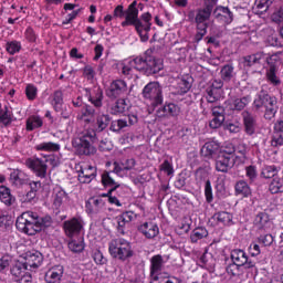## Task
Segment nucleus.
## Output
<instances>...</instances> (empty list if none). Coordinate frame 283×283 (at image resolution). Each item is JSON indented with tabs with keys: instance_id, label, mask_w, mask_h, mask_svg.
<instances>
[{
	"instance_id": "nucleus-1",
	"label": "nucleus",
	"mask_w": 283,
	"mask_h": 283,
	"mask_svg": "<svg viewBox=\"0 0 283 283\" xmlns=\"http://www.w3.org/2000/svg\"><path fill=\"white\" fill-rule=\"evenodd\" d=\"M138 2L133 1L126 11V20H124L120 25L122 28H128V25H133L135 28L137 34L140 38L143 43H147L149 41V32H151V14L149 12H144L138 18Z\"/></svg>"
},
{
	"instance_id": "nucleus-2",
	"label": "nucleus",
	"mask_w": 283,
	"mask_h": 283,
	"mask_svg": "<svg viewBox=\"0 0 283 283\" xmlns=\"http://www.w3.org/2000/svg\"><path fill=\"white\" fill-rule=\"evenodd\" d=\"M15 227L21 233L36 235V233L43 231L45 219L41 218L36 212L25 211L17 218Z\"/></svg>"
},
{
	"instance_id": "nucleus-3",
	"label": "nucleus",
	"mask_w": 283,
	"mask_h": 283,
	"mask_svg": "<svg viewBox=\"0 0 283 283\" xmlns=\"http://www.w3.org/2000/svg\"><path fill=\"white\" fill-rule=\"evenodd\" d=\"M96 140V130L86 129L72 140V145L77 156H94L96 154V146H94Z\"/></svg>"
},
{
	"instance_id": "nucleus-4",
	"label": "nucleus",
	"mask_w": 283,
	"mask_h": 283,
	"mask_svg": "<svg viewBox=\"0 0 283 283\" xmlns=\"http://www.w3.org/2000/svg\"><path fill=\"white\" fill-rule=\"evenodd\" d=\"M253 105L255 109H262V107L265 109V120H273V118H275V114H277V109H280V107L277 106V97L268 94L266 91H261L256 95Z\"/></svg>"
},
{
	"instance_id": "nucleus-5",
	"label": "nucleus",
	"mask_w": 283,
	"mask_h": 283,
	"mask_svg": "<svg viewBox=\"0 0 283 283\" xmlns=\"http://www.w3.org/2000/svg\"><path fill=\"white\" fill-rule=\"evenodd\" d=\"M108 253L114 260L126 262L129 258H134L132 243L123 238L113 239L108 244Z\"/></svg>"
},
{
	"instance_id": "nucleus-6",
	"label": "nucleus",
	"mask_w": 283,
	"mask_h": 283,
	"mask_svg": "<svg viewBox=\"0 0 283 283\" xmlns=\"http://www.w3.org/2000/svg\"><path fill=\"white\" fill-rule=\"evenodd\" d=\"M143 98L156 109L159 105H163L165 97L163 95V86L158 82H149L142 91Z\"/></svg>"
},
{
	"instance_id": "nucleus-7",
	"label": "nucleus",
	"mask_w": 283,
	"mask_h": 283,
	"mask_svg": "<svg viewBox=\"0 0 283 283\" xmlns=\"http://www.w3.org/2000/svg\"><path fill=\"white\" fill-rule=\"evenodd\" d=\"M53 156H48L45 159L41 158H28L25 160V167L36 176V178H48V163H54Z\"/></svg>"
},
{
	"instance_id": "nucleus-8",
	"label": "nucleus",
	"mask_w": 283,
	"mask_h": 283,
	"mask_svg": "<svg viewBox=\"0 0 283 283\" xmlns=\"http://www.w3.org/2000/svg\"><path fill=\"white\" fill-rule=\"evenodd\" d=\"M231 262L244 268V271H251L256 275L258 266H255V261L249 259L247 252L242 249H234L230 252Z\"/></svg>"
},
{
	"instance_id": "nucleus-9",
	"label": "nucleus",
	"mask_w": 283,
	"mask_h": 283,
	"mask_svg": "<svg viewBox=\"0 0 283 283\" xmlns=\"http://www.w3.org/2000/svg\"><path fill=\"white\" fill-rule=\"evenodd\" d=\"M147 67V51L144 53V56H137L125 64L122 69V74L126 76V78H134V70L137 72H146Z\"/></svg>"
},
{
	"instance_id": "nucleus-10",
	"label": "nucleus",
	"mask_w": 283,
	"mask_h": 283,
	"mask_svg": "<svg viewBox=\"0 0 283 283\" xmlns=\"http://www.w3.org/2000/svg\"><path fill=\"white\" fill-rule=\"evenodd\" d=\"M252 224L256 233H271L274 227L271 216L265 211L258 212L253 218Z\"/></svg>"
},
{
	"instance_id": "nucleus-11",
	"label": "nucleus",
	"mask_w": 283,
	"mask_h": 283,
	"mask_svg": "<svg viewBox=\"0 0 283 283\" xmlns=\"http://www.w3.org/2000/svg\"><path fill=\"white\" fill-rule=\"evenodd\" d=\"M128 87L127 82L125 80H113L109 85L105 88V96L109 98V101H116L125 95H127Z\"/></svg>"
},
{
	"instance_id": "nucleus-12",
	"label": "nucleus",
	"mask_w": 283,
	"mask_h": 283,
	"mask_svg": "<svg viewBox=\"0 0 283 283\" xmlns=\"http://www.w3.org/2000/svg\"><path fill=\"white\" fill-rule=\"evenodd\" d=\"M165 69V64L163 59L156 57L154 55V50H146V71L145 74L147 76H154V74H158L161 70Z\"/></svg>"
},
{
	"instance_id": "nucleus-13",
	"label": "nucleus",
	"mask_w": 283,
	"mask_h": 283,
	"mask_svg": "<svg viewBox=\"0 0 283 283\" xmlns=\"http://www.w3.org/2000/svg\"><path fill=\"white\" fill-rule=\"evenodd\" d=\"M235 165L233 153L222 150L219 153L216 159V170L221 174H227Z\"/></svg>"
},
{
	"instance_id": "nucleus-14",
	"label": "nucleus",
	"mask_w": 283,
	"mask_h": 283,
	"mask_svg": "<svg viewBox=\"0 0 283 283\" xmlns=\"http://www.w3.org/2000/svg\"><path fill=\"white\" fill-rule=\"evenodd\" d=\"M11 275L14 282L18 283H32V274L28 272V268L23 262H15L11 268Z\"/></svg>"
},
{
	"instance_id": "nucleus-15",
	"label": "nucleus",
	"mask_w": 283,
	"mask_h": 283,
	"mask_svg": "<svg viewBox=\"0 0 283 283\" xmlns=\"http://www.w3.org/2000/svg\"><path fill=\"white\" fill-rule=\"evenodd\" d=\"M77 180L81 185H90L97 176L96 167L87 164L76 166Z\"/></svg>"
},
{
	"instance_id": "nucleus-16",
	"label": "nucleus",
	"mask_w": 283,
	"mask_h": 283,
	"mask_svg": "<svg viewBox=\"0 0 283 283\" xmlns=\"http://www.w3.org/2000/svg\"><path fill=\"white\" fill-rule=\"evenodd\" d=\"M84 222L81 217H73L63 222V229L65 235L67 238H74V235H78L81 231H83Z\"/></svg>"
},
{
	"instance_id": "nucleus-17",
	"label": "nucleus",
	"mask_w": 283,
	"mask_h": 283,
	"mask_svg": "<svg viewBox=\"0 0 283 283\" xmlns=\"http://www.w3.org/2000/svg\"><path fill=\"white\" fill-rule=\"evenodd\" d=\"M65 268L63 265H54L45 273L44 281L46 283H67L70 280L63 279Z\"/></svg>"
},
{
	"instance_id": "nucleus-18",
	"label": "nucleus",
	"mask_w": 283,
	"mask_h": 283,
	"mask_svg": "<svg viewBox=\"0 0 283 283\" xmlns=\"http://www.w3.org/2000/svg\"><path fill=\"white\" fill-rule=\"evenodd\" d=\"M137 231L146 238V240H154V238H158L160 234V228L154 221H146L138 226Z\"/></svg>"
},
{
	"instance_id": "nucleus-19",
	"label": "nucleus",
	"mask_w": 283,
	"mask_h": 283,
	"mask_svg": "<svg viewBox=\"0 0 283 283\" xmlns=\"http://www.w3.org/2000/svg\"><path fill=\"white\" fill-rule=\"evenodd\" d=\"M85 96L88 103L93 104L94 107H96L97 109H101V107H103V98H104L103 88L101 87L86 88Z\"/></svg>"
},
{
	"instance_id": "nucleus-20",
	"label": "nucleus",
	"mask_w": 283,
	"mask_h": 283,
	"mask_svg": "<svg viewBox=\"0 0 283 283\" xmlns=\"http://www.w3.org/2000/svg\"><path fill=\"white\" fill-rule=\"evenodd\" d=\"M24 264L28 269H39L43 264V254L36 250L25 253Z\"/></svg>"
},
{
	"instance_id": "nucleus-21",
	"label": "nucleus",
	"mask_w": 283,
	"mask_h": 283,
	"mask_svg": "<svg viewBox=\"0 0 283 283\" xmlns=\"http://www.w3.org/2000/svg\"><path fill=\"white\" fill-rule=\"evenodd\" d=\"M243 127L247 136H253L258 129V119L255 116L247 111L242 113Z\"/></svg>"
},
{
	"instance_id": "nucleus-22",
	"label": "nucleus",
	"mask_w": 283,
	"mask_h": 283,
	"mask_svg": "<svg viewBox=\"0 0 283 283\" xmlns=\"http://www.w3.org/2000/svg\"><path fill=\"white\" fill-rule=\"evenodd\" d=\"M129 107L130 105L127 102V98L118 97L115 103L111 105L109 109L113 116H120V114H127V112H129Z\"/></svg>"
},
{
	"instance_id": "nucleus-23",
	"label": "nucleus",
	"mask_w": 283,
	"mask_h": 283,
	"mask_svg": "<svg viewBox=\"0 0 283 283\" xmlns=\"http://www.w3.org/2000/svg\"><path fill=\"white\" fill-rule=\"evenodd\" d=\"M136 218L134 211H125L117 217V230L119 233L125 235V228L129 227L132 220Z\"/></svg>"
},
{
	"instance_id": "nucleus-24",
	"label": "nucleus",
	"mask_w": 283,
	"mask_h": 283,
	"mask_svg": "<svg viewBox=\"0 0 283 283\" xmlns=\"http://www.w3.org/2000/svg\"><path fill=\"white\" fill-rule=\"evenodd\" d=\"M105 207V201L101 197H93L85 203L86 213H99L101 210Z\"/></svg>"
},
{
	"instance_id": "nucleus-25",
	"label": "nucleus",
	"mask_w": 283,
	"mask_h": 283,
	"mask_svg": "<svg viewBox=\"0 0 283 283\" xmlns=\"http://www.w3.org/2000/svg\"><path fill=\"white\" fill-rule=\"evenodd\" d=\"M101 182L104 189H114L115 191H118L120 189V184L117 182L114 177H112V171L109 170H104L101 175Z\"/></svg>"
},
{
	"instance_id": "nucleus-26",
	"label": "nucleus",
	"mask_w": 283,
	"mask_h": 283,
	"mask_svg": "<svg viewBox=\"0 0 283 283\" xmlns=\"http://www.w3.org/2000/svg\"><path fill=\"white\" fill-rule=\"evenodd\" d=\"M50 104L53 107L54 112H61L63 109V91L61 88L55 90L49 97Z\"/></svg>"
},
{
	"instance_id": "nucleus-27",
	"label": "nucleus",
	"mask_w": 283,
	"mask_h": 283,
	"mask_svg": "<svg viewBox=\"0 0 283 283\" xmlns=\"http://www.w3.org/2000/svg\"><path fill=\"white\" fill-rule=\"evenodd\" d=\"M96 116V109L92 107L91 105H84L82 106L80 114L77 115L78 120H83L84 123H92L94 120V117Z\"/></svg>"
},
{
	"instance_id": "nucleus-28",
	"label": "nucleus",
	"mask_w": 283,
	"mask_h": 283,
	"mask_svg": "<svg viewBox=\"0 0 283 283\" xmlns=\"http://www.w3.org/2000/svg\"><path fill=\"white\" fill-rule=\"evenodd\" d=\"M157 114L159 116H178V114H180V106L175 103H166L157 111Z\"/></svg>"
},
{
	"instance_id": "nucleus-29",
	"label": "nucleus",
	"mask_w": 283,
	"mask_h": 283,
	"mask_svg": "<svg viewBox=\"0 0 283 283\" xmlns=\"http://www.w3.org/2000/svg\"><path fill=\"white\" fill-rule=\"evenodd\" d=\"M211 12H213L212 6L197 9L196 23H207L211 19Z\"/></svg>"
},
{
	"instance_id": "nucleus-30",
	"label": "nucleus",
	"mask_w": 283,
	"mask_h": 283,
	"mask_svg": "<svg viewBox=\"0 0 283 283\" xmlns=\"http://www.w3.org/2000/svg\"><path fill=\"white\" fill-rule=\"evenodd\" d=\"M219 149L220 144L216 142H207L201 148V156L205 158H213Z\"/></svg>"
},
{
	"instance_id": "nucleus-31",
	"label": "nucleus",
	"mask_w": 283,
	"mask_h": 283,
	"mask_svg": "<svg viewBox=\"0 0 283 283\" xmlns=\"http://www.w3.org/2000/svg\"><path fill=\"white\" fill-rule=\"evenodd\" d=\"M0 200L7 207H12V205H14V202H17V198L14 196H12L10 188H8L6 186H0Z\"/></svg>"
},
{
	"instance_id": "nucleus-32",
	"label": "nucleus",
	"mask_w": 283,
	"mask_h": 283,
	"mask_svg": "<svg viewBox=\"0 0 283 283\" xmlns=\"http://www.w3.org/2000/svg\"><path fill=\"white\" fill-rule=\"evenodd\" d=\"M217 19L218 21H221V23H232L233 22V12H231V9L228 7H219L217 9Z\"/></svg>"
},
{
	"instance_id": "nucleus-33",
	"label": "nucleus",
	"mask_w": 283,
	"mask_h": 283,
	"mask_svg": "<svg viewBox=\"0 0 283 283\" xmlns=\"http://www.w3.org/2000/svg\"><path fill=\"white\" fill-rule=\"evenodd\" d=\"M67 200V192L63 189H56L53 193V208L60 211L63 203Z\"/></svg>"
},
{
	"instance_id": "nucleus-34",
	"label": "nucleus",
	"mask_w": 283,
	"mask_h": 283,
	"mask_svg": "<svg viewBox=\"0 0 283 283\" xmlns=\"http://www.w3.org/2000/svg\"><path fill=\"white\" fill-rule=\"evenodd\" d=\"M163 255L156 254L150 259V276L158 275L163 271Z\"/></svg>"
},
{
	"instance_id": "nucleus-35",
	"label": "nucleus",
	"mask_w": 283,
	"mask_h": 283,
	"mask_svg": "<svg viewBox=\"0 0 283 283\" xmlns=\"http://www.w3.org/2000/svg\"><path fill=\"white\" fill-rule=\"evenodd\" d=\"M235 196H241L242 198H249L251 196V187L244 180H240L234 186Z\"/></svg>"
},
{
	"instance_id": "nucleus-36",
	"label": "nucleus",
	"mask_w": 283,
	"mask_h": 283,
	"mask_svg": "<svg viewBox=\"0 0 283 283\" xmlns=\"http://www.w3.org/2000/svg\"><path fill=\"white\" fill-rule=\"evenodd\" d=\"M35 151H61V145L53 142H42L35 145Z\"/></svg>"
},
{
	"instance_id": "nucleus-37",
	"label": "nucleus",
	"mask_w": 283,
	"mask_h": 283,
	"mask_svg": "<svg viewBox=\"0 0 283 283\" xmlns=\"http://www.w3.org/2000/svg\"><path fill=\"white\" fill-rule=\"evenodd\" d=\"M11 185L15 187H21V185H25V172L20 169H15L10 174L9 178Z\"/></svg>"
},
{
	"instance_id": "nucleus-38",
	"label": "nucleus",
	"mask_w": 283,
	"mask_h": 283,
	"mask_svg": "<svg viewBox=\"0 0 283 283\" xmlns=\"http://www.w3.org/2000/svg\"><path fill=\"white\" fill-rule=\"evenodd\" d=\"M220 74L221 81L231 83V80L235 76V67H233L232 64H226L221 67Z\"/></svg>"
},
{
	"instance_id": "nucleus-39",
	"label": "nucleus",
	"mask_w": 283,
	"mask_h": 283,
	"mask_svg": "<svg viewBox=\"0 0 283 283\" xmlns=\"http://www.w3.org/2000/svg\"><path fill=\"white\" fill-rule=\"evenodd\" d=\"M209 235V231L205 227L195 228L190 234V242L196 244L199 240H202Z\"/></svg>"
},
{
	"instance_id": "nucleus-40",
	"label": "nucleus",
	"mask_w": 283,
	"mask_h": 283,
	"mask_svg": "<svg viewBox=\"0 0 283 283\" xmlns=\"http://www.w3.org/2000/svg\"><path fill=\"white\" fill-rule=\"evenodd\" d=\"M12 118L13 113L10 111V107L6 105L3 111L0 113V125H2V127H10V125H12Z\"/></svg>"
},
{
	"instance_id": "nucleus-41",
	"label": "nucleus",
	"mask_w": 283,
	"mask_h": 283,
	"mask_svg": "<svg viewBox=\"0 0 283 283\" xmlns=\"http://www.w3.org/2000/svg\"><path fill=\"white\" fill-rule=\"evenodd\" d=\"M251 103V96L237 97L232 101L231 107L235 112H242Z\"/></svg>"
},
{
	"instance_id": "nucleus-42",
	"label": "nucleus",
	"mask_w": 283,
	"mask_h": 283,
	"mask_svg": "<svg viewBox=\"0 0 283 283\" xmlns=\"http://www.w3.org/2000/svg\"><path fill=\"white\" fill-rule=\"evenodd\" d=\"M43 127V119L39 115L30 116L27 119V132H34V129H39Z\"/></svg>"
},
{
	"instance_id": "nucleus-43",
	"label": "nucleus",
	"mask_w": 283,
	"mask_h": 283,
	"mask_svg": "<svg viewBox=\"0 0 283 283\" xmlns=\"http://www.w3.org/2000/svg\"><path fill=\"white\" fill-rule=\"evenodd\" d=\"M264 52H258L252 55L244 56V65L245 67H252V65H258L262 63V59L264 57Z\"/></svg>"
},
{
	"instance_id": "nucleus-44",
	"label": "nucleus",
	"mask_w": 283,
	"mask_h": 283,
	"mask_svg": "<svg viewBox=\"0 0 283 283\" xmlns=\"http://www.w3.org/2000/svg\"><path fill=\"white\" fill-rule=\"evenodd\" d=\"M4 49L8 54H10L11 56H14V54H19V52H21L22 50L21 41H18V40L8 41L6 43Z\"/></svg>"
},
{
	"instance_id": "nucleus-45",
	"label": "nucleus",
	"mask_w": 283,
	"mask_h": 283,
	"mask_svg": "<svg viewBox=\"0 0 283 283\" xmlns=\"http://www.w3.org/2000/svg\"><path fill=\"white\" fill-rule=\"evenodd\" d=\"M226 271L231 277H240V275L244 273V268L243 265H238V263L232 262L226 268Z\"/></svg>"
},
{
	"instance_id": "nucleus-46",
	"label": "nucleus",
	"mask_w": 283,
	"mask_h": 283,
	"mask_svg": "<svg viewBox=\"0 0 283 283\" xmlns=\"http://www.w3.org/2000/svg\"><path fill=\"white\" fill-rule=\"evenodd\" d=\"M256 242L258 244H261V247H271L275 239L271 234V232H263V233H258Z\"/></svg>"
},
{
	"instance_id": "nucleus-47",
	"label": "nucleus",
	"mask_w": 283,
	"mask_h": 283,
	"mask_svg": "<svg viewBox=\"0 0 283 283\" xmlns=\"http://www.w3.org/2000/svg\"><path fill=\"white\" fill-rule=\"evenodd\" d=\"M69 249L73 253H83L85 250V241L83 239H73L69 242Z\"/></svg>"
},
{
	"instance_id": "nucleus-48",
	"label": "nucleus",
	"mask_w": 283,
	"mask_h": 283,
	"mask_svg": "<svg viewBox=\"0 0 283 283\" xmlns=\"http://www.w3.org/2000/svg\"><path fill=\"white\" fill-rule=\"evenodd\" d=\"M209 28V23H196V34H195V41L196 43H200L202 39L207 35V30Z\"/></svg>"
},
{
	"instance_id": "nucleus-49",
	"label": "nucleus",
	"mask_w": 283,
	"mask_h": 283,
	"mask_svg": "<svg viewBox=\"0 0 283 283\" xmlns=\"http://www.w3.org/2000/svg\"><path fill=\"white\" fill-rule=\"evenodd\" d=\"M280 174V168L275 165L264 166L261 171V176L265 179L275 178Z\"/></svg>"
},
{
	"instance_id": "nucleus-50",
	"label": "nucleus",
	"mask_w": 283,
	"mask_h": 283,
	"mask_svg": "<svg viewBox=\"0 0 283 283\" xmlns=\"http://www.w3.org/2000/svg\"><path fill=\"white\" fill-rule=\"evenodd\" d=\"M266 78L272 85H275V86H277V85H280V83H282L277 78V65H272L269 67V70L266 71Z\"/></svg>"
},
{
	"instance_id": "nucleus-51",
	"label": "nucleus",
	"mask_w": 283,
	"mask_h": 283,
	"mask_svg": "<svg viewBox=\"0 0 283 283\" xmlns=\"http://www.w3.org/2000/svg\"><path fill=\"white\" fill-rule=\"evenodd\" d=\"M273 1L275 0H255V9L259 14H264L273 6Z\"/></svg>"
},
{
	"instance_id": "nucleus-52",
	"label": "nucleus",
	"mask_w": 283,
	"mask_h": 283,
	"mask_svg": "<svg viewBox=\"0 0 283 283\" xmlns=\"http://www.w3.org/2000/svg\"><path fill=\"white\" fill-rule=\"evenodd\" d=\"M271 193H283V181L279 177H274L269 185Z\"/></svg>"
},
{
	"instance_id": "nucleus-53",
	"label": "nucleus",
	"mask_w": 283,
	"mask_h": 283,
	"mask_svg": "<svg viewBox=\"0 0 283 283\" xmlns=\"http://www.w3.org/2000/svg\"><path fill=\"white\" fill-rule=\"evenodd\" d=\"M24 94L28 101H36V96H39V88L36 85L29 83L25 86Z\"/></svg>"
},
{
	"instance_id": "nucleus-54",
	"label": "nucleus",
	"mask_w": 283,
	"mask_h": 283,
	"mask_svg": "<svg viewBox=\"0 0 283 283\" xmlns=\"http://www.w3.org/2000/svg\"><path fill=\"white\" fill-rule=\"evenodd\" d=\"M217 221L220 222L221 224L230 226L233 224V214L227 212V211H221L216 214Z\"/></svg>"
},
{
	"instance_id": "nucleus-55",
	"label": "nucleus",
	"mask_w": 283,
	"mask_h": 283,
	"mask_svg": "<svg viewBox=\"0 0 283 283\" xmlns=\"http://www.w3.org/2000/svg\"><path fill=\"white\" fill-rule=\"evenodd\" d=\"M97 128L96 132H104V129H107L109 123H112V117L109 115H101L97 117Z\"/></svg>"
},
{
	"instance_id": "nucleus-56",
	"label": "nucleus",
	"mask_w": 283,
	"mask_h": 283,
	"mask_svg": "<svg viewBox=\"0 0 283 283\" xmlns=\"http://www.w3.org/2000/svg\"><path fill=\"white\" fill-rule=\"evenodd\" d=\"M24 39L27 43H36V41H39V34L34 31V28L27 27L24 30Z\"/></svg>"
},
{
	"instance_id": "nucleus-57",
	"label": "nucleus",
	"mask_w": 283,
	"mask_h": 283,
	"mask_svg": "<svg viewBox=\"0 0 283 283\" xmlns=\"http://www.w3.org/2000/svg\"><path fill=\"white\" fill-rule=\"evenodd\" d=\"M206 98L209 103H217V101L220 99V91L218 88H212L211 86H208L206 90Z\"/></svg>"
},
{
	"instance_id": "nucleus-58",
	"label": "nucleus",
	"mask_w": 283,
	"mask_h": 283,
	"mask_svg": "<svg viewBox=\"0 0 283 283\" xmlns=\"http://www.w3.org/2000/svg\"><path fill=\"white\" fill-rule=\"evenodd\" d=\"M127 127V119H116L111 123V132L118 133Z\"/></svg>"
},
{
	"instance_id": "nucleus-59",
	"label": "nucleus",
	"mask_w": 283,
	"mask_h": 283,
	"mask_svg": "<svg viewBox=\"0 0 283 283\" xmlns=\"http://www.w3.org/2000/svg\"><path fill=\"white\" fill-rule=\"evenodd\" d=\"M92 259L94 260L95 264L103 266L104 264H107V260L103 255V252L101 250H93L92 252Z\"/></svg>"
},
{
	"instance_id": "nucleus-60",
	"label": "nucleus",
	"mask_w": 283,
	"mask_h": 283,
	"mask_svg": "<svg viewBox=\"0 0 283 283\" xmlns=\"http://www.w3.org/2000/svg\"><path fill=\"white\" fill-rule=\"evenodd\" d=\"M206 201L211 205L213 202V188L211 187V180L207 179L205 185Z\"/></svg>"
},
{
	"instance_id": "nucleus-61",
	"label": "nucleus",
	"mask_w": 283,
	"mask_h": 283,
	"mask_svg": "<svg viewBox=\"0 0 283 283\" xmlns=\"http://www.w3.org/2000/svg\"><path fill=\"white\" fill-rule=\"evenodd\" d=\"M271 146L272 147H283V135L281 133L273 132L271 138Z\"/></svg>"
},
{
	"instance_id": "nucleus-62",
	"label": "nucleus",
	"mask_w": 283,
	"mask_h": 283,
	"mask_svg": "<svg viewBox=\"0 0 283 283\" xmlns=\"http://www.w3.org/2000/svg\"><path fill=\"white\" fill-rule=\"evenodd\" d=\"M96 76V72L94 71V67L92 65H85L83 67V77L87 78V81H93V78Z\"/></svg>"
},
{
	"instance_id": "nucleus-63",
	"label": "nucleus",
	"mask_w": 283,
	"mask_h": 283,
	"mask_svg": "<svg viewBox=\"0 0 283 283\" xmlns=\"http://www.w3.org/2000/svg\"><path fill=\"white\" fill-rule=\"evenodd\" d=\"M160 171L167 174V176H172L174 174V165L169 163V160L165 159L164 163L159 166Z\"/></svg>"
},
{
	"instance_id": "nucleus-64",
	"label": "nucleus",
	"mask_w": 283,
	"mask_h": 283,
	"mask_svg": "<svg viewBox=\"0 0 283 283\" xmlns=\"http://www.w3.org/2000/svg\"><path fill=\"white\" fill-rule=\"evenodd\" d=\"M262 61H265L268 63V65H270V67H272V65H275L277 63V61H280V55L264 53V57L262 59Z\"/></svg>"
}]
</instances>
